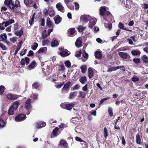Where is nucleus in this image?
<instances>
[{
	"mask_svg": "<svg viewBox=\"0 0 148 148\" xmlns=\"http://www.w3.org/2000/svg\"><path fill=\"white\" fill-rule=\"evenodd\" d=\"M36 66V62L35 60L32 62L27 67V69L29 68V70H31L34 69Z\"/></svg>",
	"mask_w": 148,
	"mask_h": 148,
	"instance_id": "16",
	"label": "nucleus"
},
{
	"mask_svg": "<svg viewBox=\"0 0 148 148\" xmlns=\"http://www.w3.org/2000/svg\"><path fill=\"white\" fill-rule=\"evenodd\" d=\"M96 21H91L89 22V27L90 28H92L93 26L95 24Z\"/></svg>",
	"mask_w": 148,
	"mask_h": 148,
	"instance_id": "37",
	"label": "nucleus"
},
{
	"mask_svg": "<svg viewBox=\"0 0 148 148\" xmlns=\"http://www.w3.org/2000/svg\"><path fill=\"white\" fill-rule=\"evenodd\" d=\"M108 111L109 115L112 117L113 116V113L112 112V108L109 107L108 108Z\"/></svg>",
	"mask_w": 148,
	"mask_h": 148,
	"instance_id": "45",
	"label": "nucleus"
},
{
	"mask_svg": "<svg viewBox=\"0 0 148 148\" xmlns=\"http://www.w3.org/2000/svg\"><path fill=\"white\" fill-rule=\"evenodd\" d=\"M108 130L107 129V128L105 127L104 128V137L105 138L107 137L108 136Z\"/></svg>",
	"mask_w": 148,
	"mask_h": 148,
	"instance_id": "43",
	"label": "nucleus"
},
{
	"mask_svg": "<svg viewBox=\"0 0 148 148\" xmlns=\"http://www.w3.org/2000/svg\"><path fill=\"white\" fill-rule=\"evenodd\" d=\"M75 139L76 140L80 142H83L84 143V144L85 145H86V142L84 141L83 140H82L81 138L79 137L76 136L75 138Z\"/></svg>",
	"mask_w": 148,
	"mask_h": 148,
	"instance_id": "41",
	"label": "nucleus"
},
{
	"mask_svg": "<svg viewBox=\"0 0 148 148\" xmlns=\"http://www.w3.org/2000/svg\"><path fill=\"white\" fill-rule=\"evenodd\" d=\"M95 58L98 59H101L102 58V54L100 51H97L95 52Z\"/></svg>",
	"mask_w": 148,
	"mask_h": 148,
	"instance_id": "18",
	"label": "nucleus"
},
{
	"mask_svg": "<svg viewBox=\"0 0 148 148\" xmlns=\"http://www.w3.org/2000/svg\"><path fill=\"white\" fill-rule=\"evenodd\" d=\"M34 18L32 17L30 18L29 21V23L30 25L33 24L34 23Z\"/></svg>",
	"mask_w": 148,
	"mask_h": 148,
	"instance_id": "63",
	"label": "nucleus"
},
{
	"mask_svg": "<svg viewBox=\"0 0 148 148\" xmlns=\"http://www.w3.org/2000/svg\"><path fill=\"white\" fill-rule=\"evenodd\" d=\"M0 38H1L4 40H6L7 38L6 34L5 33H3L1 34L0 35Z\"/></svg>",
	"mask_w": 148,
	"mask_h": 148,
	"instance_id": "42",
	"label": "nucleus"
},
{
	"mask_svg": "<svg viewBox=\"0 0 148 148\" xmlns=\"http://www.w3.org/2000/svg\"><path fill=\"white\" fill-rule=\"evenodd\" d=\"M59 130V129L58 127L55 128L53 130L52 133L54 137H56L58 136V133Z\"/></svg>",
	"mask_w": 148,
	"mask_h": 148,
	"instance_id": "26",
	"label": "nucleus"
},
{
	"mask_svg": "<svg viewBox=\"0 0 148 148\" xmlns=\"http://www.w3.org/2000/svg\"><path fill=\"white\" fill-rule=\"evenodd\" d=\"M49 16L51 17L54 16L55 14V12L54 10H50L49 12Z\"/></svg>",
	"mask_w": 148,
	"mask_h": 148,
	"instance_id": "48",
	"label": "nucleus"
},
{
	"mask_svg": "<svg viewBox=\"0 0 148 148\" xmlns=\"http://www.w3.org/2000/svg\"><path fill=\"white\" fill-rule=\"evenodd\" d=\"M82 42L80 40H77L75 42L76 46L78 47H80L82 46Z\"/></svg>",
	"mask_w": 148,
	"mask_h": 148,
	"instance_id": "33",
	"label": "nucleus"
},
{
	"mask_svg": "<svg viewBox=\"0 0 148 148\" xmlns=\"http://www.w3.org/2000/svg\"><path fill=\"white\" fill-rule=\"evenodd\" d=\"M68 7L69 8V9L73 10L74 9V6L73 4H66Z\"/></svg>",
	"mask_w": 148,
	"mask_h": 148,
	"instance_id": "55",
	"label": "nucleus"
},
{
	"mask_svg": "<svg viewBox=\"0 0 148 148\" xmlns=\"http://www.w3.org/2000/svg\"><path fill=\"white\" fill-rule=\"evenodd\" d=\"M46 125V123L45 122H40L36 124V127L38 129H40L45 127Z\"/></svg>",
	"mask_w": 148,
	"mask_h": 148,
	"instance_id": "15",
	"label": "nucleus"
},
{
	"mask_svg": "<svg viewBox=\"0 0 148 148\" xmlns=\"http://www.w3.org/2000/svg\"><path fill=\"white\" fill-rule=\"evenodd\" d=\"M77 94V92L75 91L71 92L69 96V98L70 99L74 98L76 95Z\"/></svg>",
	"mask_w": 148,
	"mask_h": 148,
	"instance_id": "21",
	"label": "nucleus"
},
{
	"mask_svg": "<svg viewBox=\"0 0 148 148\" xmlns=\"http://www.w3.org/2000/svg\"><path fill=\"white\" fill-rule=\"evenodd\" d=\"M4 3L5 5H7L10 9H14V3L12 2V0H5Z\"/></svg>",
	"mask_w": 148,
	"mask_h": 148,
	"instance_id": "5",
	"label": "nucleus"
},
{
	"mask_svg": "<svg viewBox=\"0 0 148 148\" xmlns=\"http://www.w3.org/2000/svg\"><path fill=\"white\" fill-rule=\"evenodd\" d=\"M23 30L21 29L19 31H17L16 32L15 34L17 36H19L20 37H21L23 35Z\"/></svg>",
	"mask_w": 148,
	"mask_h": 148,
	"instance_id": "35",
	"label": "nucleus"
},
{
	"mask_svg": "<svg viewBox=\"0 0 148 148\" xmlns=\"http://www.w3.org/2000/svg\"><path fill=\"white\" fill-rule=\"evenodd\" d=\"M33 2V0H24V4L26 6L28 5L29 4L30 5L32 4Z\"/></svg>",
	"mask_w": 148,
	"mask_h": 148,
	"instance_id": "34",
	"label": "nucleus"
},
{
	"mask_svg": "<svg viewBox=\"0 0 148 148\" xmlns=\"http://www.w3.org/2000/svg\"><path fill=\"white\" fill-rule=\"evenodd\" d=\"M27 49H24L22 50L20 53V55L21 56H23L27 52Z\"/></svg>",
	"mask_w": 148,
	"mask_h": 148,
	"instance_id": "57",
	"label": "nucleus"
},
{
	"mask_svg": "<svg viewBox=\"0 0 148 148\" xmlns=\"http://www.w3.org/2000/svg\"><path fill=\"white\" fill-rule=\"evenodd\" d=\"M142 59L145 63H148V57L146 55L143 56Z\"/></svg>",
	"mask_w": 148,
	"mask_h": 148,
	"instance_id": "40",
	"label": "nucleus"
},
{
	"mask_svg": "<svg viewBox=\"0 0 148 148\" xmlns=\"http://www.w3.org/2000/svg\"><path fill=\"white\" fill-rule=\"evenodd\" d=\"M65 66L68 68H69L71 66V64L69 60H66L64 62Z\"/></svg>",
	"mask_w": 148,
	"mask_h": 148,
	"instance_id": "39",
	"label": "nucleus"
},
{
	"mask_svg": "<svg viewBox=\"0 0 148 148\" xmlns=\"http://www.w3.org/2000/svg\"><path fill=\"white\" fill-rule=\"evenodd\" d=\"M80 69L81 70L82 72L83 73H85L86 71L87 68L86 65H83L80 67Z\"/></svg>",
	"mask_w": 148,
	"mask_h": 148,
	"instance_id": "30",
	"label": "nucleus"
},
{
	"mask_svg": "<svg viewBox=\"0 0 148 148\" xmlns=\"http://www.w3.org/2000/svg\"><path fill=\"white\" fill-rule=\"evenodd\" d=\"M25 59L24 58H22L21 60V61L20 62V63L21 65L22 66V67H24L25 66Z\"/></svg>",
	"mask_w": 148,
	"mask_h": 148,
	"instance_id": "56",
	"label": "nucleus"
},
{
	"mask_svg": "<svg viewBox=\"0 0 148 148\" xmlns=\"http://www.w3.org/2000/svg\"><path fill=\"white\" fill-rule=\"evenodd\" d=\"M14 7H15L16 8H18L20 7V2L18 0L16 1L15 2V4H14Z\"/></svg>",
	"mask_w": 148,
	"mask_h": 148,
	"instance_id": "49",
	"label": "nucleus"
},
{
	"mask_svg": "<svg viewBox=\"0 0 148 148\" xmlns=\"http://www.w3.org/2000/svg\"><path fill=\"white\" fill-rule=\"evenodd\" d=\"M118 27L121 29L124 30L125 31H131V30L127 29L124 27V25L121 22H120L118 25Z\"/></svg>",
	"mask_w": 148,
	"mask_h": 148,
	"instance_id": "23",
	"label": "nucleus"
},
{
	"mask_svg": "<svg viewBox=\"0 0 148 148\" xmlns=\"http://www.w3.org/2000/svg\"><path fill=\"white\" fill-rule=\"evenodd\" d=\"M48 36L47 33H46V30H45L43 33L42 34V38L43 39L47 37Z\"/></svg>",
	"mask_w": 148,
	"mask_h": 148,
	"instance_id": "54",
	"label": "nucleus"
},
{
	"mask_svg": "<svg viewBox=\"0 0 148 148\" xmlns=\"http://www.w3.org/2000/svg\"><path fill=\"white\" fill-rule=\"evenodd\" d=\"M88 76L89 78H91L93 76V71L91 68H89L88 70Z\"/></svg>",
	"mask_w": 148,
	"mask_h": 148,
	"instance_id": "19",
	"label": "nucleus"
},
{
	"mask_svg": "<svg viewBox=\"0 0 148 148\" xmlns=\"http://www.w3.org/2000/svg\"><path fill=\"white\" fill-rule=\"evenodd\" d=\"M38 46V44L37 43L35 42L34 43V45H32L31 47V48L32 49L34 50H36V48Z\"/></svg>",
	"mask_w": 148,
	"mask_h": 148,
	"instance_id": "44",
	"label": "nucleus"
},
{
	"mask_svg": "<svg viewBox=\"0 0 148 148\" xmlns=\"http://www.w3.org/2000/svg\"><path fill=\"white\" fill-rule=\"evenodd\" d=\"M14 22L15 21L14 19H11L6 22H3L1 23H0V26L1 25H3L5 27H6L14 23ZM5 29V27L0 26V29L3 30Z\"/></svg>",
	"mask_w": 148,
	"mask_h": 148,
	"instance_id": "2",
	"label": "nucleus"
},
{
	"mask_svg": "<svg viewBox=\"0 0 148 148\" xmlns=\"http://www.w3.org/2000/svg\"><path fill=\"white\" fill-rule=\"evenodd\" d=\"M68 52L69 51L67 49H65L64 51L58 52V53L62 57H65L70 55V53Z\"/></svg>",
	"mask_w": 148,
	"mask_h": 148,
	"instance_id": "6",
	"label": "nucleus"
},
{
	"mask_svg": "<svg viewBox=\"0 0 148 148\" xmlns=\"http://www.w3.org/2000/svg\"><path fill=\"white\" fill-rule=\"evenodd\" d=\"M139 78L136 77V76H134L132 79V81L133 82L138 81H139Z\"/></svg>",
	"mask_w": 148,
	"mask_h": 148,
	"instance_id": "52",
	"label": "nucleus"
},
{
	"mask_svg": "<svg viewBox=\"0 0 148 148\" xmlns=\"http://www.w3.org/2000/svg\"><path fill=\"white\" fill-rule=\"evenodd\" d=\"M25 63L26 65H27L29 62L30 61V59L29 58L26 57L25 58Z\"/></svg>",
	"mask_w": 148,
	"mask_h": 148,
	"instance_id": "50",
	"label": "nucleus"
},
{
	"mask_svg": "<svg viewBox=\"0 0 148 148\" xmlns=\"http://www.w3.org/2000/svg\"><path fill=\"white\" fill-rule=\"evenodd\" d=\"M131 53L132 55L134 56H137L139 55L141 52L140 51L137 50H134L131 51Z\"/></svg>",
	"mask_w": 148,
	"mask_h": 148,
	"instance_id": "28",
	"label": "nucleus"
},
{
	"mask_svg": "<svg viewBox=\"0 0 148 148\" xmlns=\"http://www.w3.org/2000/svg\"><path fill=\"white\" fill-rule=\"evenodd\" d=\"M82 56L85 58H88V53L86 52L85 51H83Z\"/></svg>",
	"mask_w": 148,
	"mask_h": 148,
	"instance_id": "53",
	"label": "nucleus"
},
{
	"mask_svg": "<svg viewBox=\"0 0 148 148\" xmlns=\"http://www.w3.org/2000/svg\"><path fill=\"white\" fill-rule=\"evenodd\" d=\"M118 54L121 58L123 59H126L129 56V54L128 53H125L122 52H119L118 53Z\"/></svg>",
	"mask_w": 148,
	"mask_h": 148,
	"instance_id": "12",
	"label": "nucleus"
},
{
	"mask_svg": "<svg viewBox=\"0 0 148 148\" xmlns=\"http://www.w3.org/2000/svg\"><path fill=\"white\" fill-rule=\"evenodd\" d=\"M71 83L70 82H68L64 84V86L62 89V92L64 93L65 91L68 92L69 90V88L71 86Z\"/></svg>",
	"mask_w": 148,
	"mask_h": 148,
	"instance_id": "3",
	"label": "nucleus"
},
{
	"mask_svg": "<svg viewBox=\"0 0 148 148\" xmlns=\"http://www.w3.org/2000/svg\"><path fill=\"white\" fill-rule=\"evenodd\" d=\"M47 26L49 28H53V23L50 20V18L48 17L47 18L46 22Z\"/></svg>",
	"mask_w": 148,
	"mask_h": 148,
	"instance_id": "11",
	"label": "nucleus"
},
{
	"mask_svg": "<svg viewBox=\"0 0 148 148\" xmlns=\"http://www.w3.org/2000/svg\"><path fill=\"white\" fill-rule=\"evenodd\" d=\"M140 58H134L133 59V62L137 64L140 63Z\"/></svg>",
	"mask_w": 148,
	"mask_h": 148,
	"instance_id": "47",
	"label": "nucleus"
},
{
	"mask_svg": "<svg viewBox=\"0 0 148 148\" xmlns=\"http://www.w3.org/2000/svg\"><path fill=\"white\" fill-rule=\"evenodd\" d=\"M25 107L28 110H30L32 108V106L31 103V99L30 98L27 99L25 102Z\"/></svg>",
	"mask_w": 148,
	"mask_h": 148,
	"instance_id": "8",
	"label": "nucleus"
},
{
	"mask_svg": "<svg viewBox=\"0 0 148 148\" xmlns=\"http://www.w3.org/2000/svg\"><path fill=\"white\" fill-rule=\"evenodd\" d=\"M82 51L81 50H80L76 52V53L75 54V56L77 57H80Z\"/></svg>",
	"mask_w": 148,
	"mask_h": 148,
	"instance_id": "51",
	"label": "nucleus"
},
{
	"mask_svg": "<svg viewBox=\"0 0 148 148\" xmlns=\"http://www.w3.org/2000/svg\"><path fill=\"white\" fill-rule=\"evenodd\" d=\"M14 109L11 106L8 110V114L10 115H12L14 113Z\"/></svg>",
	"mask_w": 148,
	"mask_h": 148,
	"instance_id": "36",
	"label": "nucleus"
},
{
	"mask_svg": "<svg viewBox=\"0 0 148 148\" xmlns=\"http://www.w3.org/2000/svg\"><path fill=\"white\" fill-rule=\"evenodd\" d=\"M87 81L86 78L85 76L81 77L79 79L80 82L83 84H85Z\"/></svg>",
	"mask_w": 148,
	"mask_h": 148,
	"instance_id": "27",
	"label": "nucleus"
},
{
	"mask_svg": "<svg viewBox=\"0 0 148 148\" xmlns=\"http://www.w3.org/2000/svg\"><path fill=\"white\" fill-rule=\"evenodd\" d=\"M121 66L113 67L110 68L108 69L107 71L108 72H111L112 71H115L117 69H120Z\"/></svg>",
	"mask_w": 148,
	"mask_h": 148,
	"instance_id": "29",
	"label": "nucleus"
},
{
	"mask_svg": "<svg viewBox=\"0 0 148 148\" xmlns=\"http://www.w3.org/2000/svg\"><path fill=\"white\" fill-rule=\"evenodd\" d=\"M136 143L137 144H141V139L140 136L139 135H137L136 136Z\"/></svg>",
	"mask_w": 148,
	"mask_h": 148,
	"instance_id": "38",
	"label": "nucleus"
},
{
	"mask_svg": "<svg viewBox=\"0 0 148 148\" xmlns=\"http://www.w3.org/2000/svg\"><path fill=\"white\" fill-rule=\"evenodd\" d=\"M89 17V15H82L80 18V21H82L83 22L86 23L88 22V19Z\"/></svg>",
	"mask_w": 148,
	"mask_h": 148,
	"instance_id": "17",
	"label": "nucleus"
},
{
	"mask_svg": "<svg viewBox=\"0 0 148 148\" xmlns=\"http://www.w3.org/2000/svg\"><path fill=\"white\" fill-rule=\"evenodd\" d=\"M6 112L5 111L4 113L0 116V128L4 127L6 124V122H5L4 119H6L8 114H5Z\"/></svg>",
	"mask_w": 148,
	"mask_h": 148,
	"instance_id": "1",
	"label": "nucleus"
},
{
	"mask_svg": "<svg viewBox=\"0 0 148 148\" xmlns=\"http://www.w3.org/2000/svg\"><path fill=\"white\" fill-rule=\"evenodd\" d=\"M59 145L60 146H63L64 147H67L68 144L67 142L63 140H61L59 144Z\"/></svg>",
	"mask_w": 148,
	"mask_h": 148,
	"instance_id": "24",
	"label": "nucleus"
},
{
	"mask_svg": "<svg viewBox=\"0 0 148 148\" xmlns=\"http://www.w3.org/2000/svg\"><path fill=\"white\" fill-rule=\"evenodd\" d=\"M55 23L56 24H59L61 21L62 18L59 16L57 17H55L54 18Z\"/></svg>",
	"mask_w": 148,
	"mask_h": 148,
	"instance_id": "20",
	"label": "nucleus"
},
{
	"mask_svg": "<svg viewBox=\"0 0 148 148\" xmlns=\"http://www.w3.org/2000/svg\"><path fill=\"white\" fill-rule=\"evenodd\" d=\"M64 82H63L62 84L58 85H56V87L58 88H61L64 84Z\"/></svg>",
	"mask_w": 148,
	"mask_h": 148,
	"instance_id": "64",
	"label": "nucleus"
},
{
	"mask_svg": "<svg viewBox=\"0 0 148 148\" xmlns=\"http://www.w3.org/2000/svg\"><path fill=\"white\" fill-rule=\"evenodd\" d=\"M0 47L3 50H5L7 49V47L2 43L0 42Z\"/></svg>",
	"mask_w": 148,
	"mask_h": 148,
	"instance_id": "58",
	"label": "nucleus"
},
{
	"mask_svg": "<svg viewBox=\"0 0 148 148\" xmlns=\"http://www.w3.org/2000/svg\"><path fill=\"white\" fill-rule=\"evenodd\" d=\"M106 7L102 6L100 7L99 9V14L102 16H104L105 15V12L106 11Z\"/></svg>",
	"mask_w": 148,
	"mask_h": 148,
	"instance_id": "9",
	"label": "nucleus"
},
{
	"mask_svg": "<svg viewBox=\"0 0 148 148\" xmlns=\"http://www.w3.org/2000/svg\"><path fill=\"white\" fill-rule=\"evenodd\" d=\"M33 88L40 90L41 88V84L38 82H35L32 85Z\"/></svg>",
	"mask_w": 148,
	"mask_h": 148,
	"instance_id": "13",
	"label": "nucleus"
},
{
	"mask_svg": "<svg viewBox=\"0 0 148 148\" xmlns=\"http://www.w3.org/2000/svg\"><path fill=\"white\" fill-rule=\"evenodd\" d=\"M7 98L9 100H16L18 98V95L12 94L11 93H9L6 95Z\"/></svg>",
	"mask_w": 148,
	"mask_h": 148,
	"instance_id": "7",
	"label": "nucleus"
},
{
	"mask_svg": "<svg viewBox=\"0 0 148 148\" xmlns=\"http://www.w3.org/2000/svg\"><path fill=\"white\" fill-rule=\"evenodd\" d=\"M49 41L48 40H43L42 41V44L43 46L47 45L49 43Z\"/></svg>",
	"mask_w": 148,
	"mask_h": 148,
	"instance_id": "61",
	"label": "nucleus"
},
{
	"mask_svg": "<svg viewBox=\"0 0 148 148\" xmlns=\"http://www.w3.org/2000/svg\"><path fill=\"white\" fill-rule=\"evenodd\" d=\"M47 50V48L46 47H42L40 48L37 52L38 53H40L46 51Z\"/></svg>",
	"mask_w": 148,
	"mask_h": 148,
	"instance_id": "31",
	"label": "nucleus"
},
{
	"mask_svg": "<svg viewBox=\"0 0 148 148\" xmlns=\"http://www.w3.org/2000/svg\"><path fill=\"white\" fill-rule=\"evenodd\" d=\"M56 7L58 11L63 13L64 12V7L60 3H57L56 5Z\"/></svg>",
	"mask_w": 148,
	"mask_h": 148,
	"instance_id": "10",
	"label": "nucleus"
},
{
	"mask_svg": "<svg viewBox=\"0 0 148 148\" xmlns=\"http://www.w3.org/2000/svg\"><path fill=\"white\" fill-rule=\"evenodd\" d=\"M75 105V104L72 103L66 104L65 105V108L68 110H71Z\"/></svg>",
	"mask_w": 148,
	"mask_h": 148,
	"instance_id": "14",
	"label": "nucleus"
},
{
	"mask_svg": "<svg viewBox=\"0 0 148 148\" xmlns=\"http://www.w3.org/2000/svg\"><path fill=\"white\" fill-rule=\"evenodd\" d=\"M34 55V52L32 50L29 51L27 55L28 56H32Z\"/></svg>",
	"mask_w": 148,
	"mask_h": 148,
	"instance_id": "59",
	"label": "nucleus"
},
{
	"mask_svg": "<svg viewBox=\"0 0 148 148\" xmlns=\"http://www.w3.org/2000/svg\"><path fill=\"white\" fill-rule=\"evenodd\" d=\"M26 116L24 114H21L18 115L15 118V120L17 122L25 120Z\"/></svg>",
	"mask_w": 148,
	"mask_h": 148,
	"instance_id": "4",
	"label": "nucleus"
},
{
	"mask_svg": "<svg viewBox=\"0 0 148 148\" xmlns=\"http://www.w3.org/2000/svg\"><path fill=\"white\" fill-rule=\"evenodd\" d=\"M59 42L57 41L56 40H54L53 41L51 42V46L53 47H55L58 46L59 45Z\"/></svg>",
	"mask_w": 148,
	"mask_h": 148,
	"instance_id": "25",
	"label": "nucleus"
},
{
	"mask_svg": "<svg viewBox=\"0 0 148 148\" xmlns=\"http://www.w3.org/2000/svg\"><path fill=\"white\" fill-rule=\"evenodd\" d=\"M85 29V27H84L82 26H80L78 27V29L79 32H82L84 31Z\"/></svg>",
	"mask_w": 148,
	"mask_h": 148,
	"instance_id": "46",
	"label": "nucleus"
},
{
	"mask_svg": "<svg viewBox=\"0 0 148 148\" xmlns=\"http://www.w3.org/2000/svg\"><path fill=\"white\" fill-rule=\"evenodd\" d=\"M70 33L71 35L73 34L75 32V29L74 28L70 29Z\"/></svg>",
	"mask_w": 148,
	"mask_h": 148,
	"instance_id": "60",
	"label": "nucleus"
},
{
	"mask_svg": "<svg viewBox=\"0 0 148 148\" xmlns=\"http://www.w3.org/2000/svg\"><path fill=\"white\" fill-rule=\"evenodd\" d=\"M105 26L106 27L109 28L110 29H111L112 27V25L111 24L108 23L107 24H105Z\"/></svg>",
	"mask_w": 148,
	"mask_h": 148,
	"instance_id": "62",
	"label": "nucleus"
},
{
	"mask_svg": "<svg viewBox=\"0 0 148 148\" xmlns=\"http://www.w3.org/2000/svg\"><path fill=\"white\" fill-rule=\"evenodd\" d=\"M6 88L3 85L0 86V95H2L3 94Z\"/></svg>",
	"mask_w": 148,
	"mask_h": 148,
	"instance_id": "32",
	"label": "nucleus"
},
{
	"mask_svg": "<svg viewBox=\"0 0 148 148\" xmlns=\"http://www.w3.org/2000/svg\"><path fill=\"white\" fill-rule=\"evenodd\" d=\"M19 102L18 101L14 102L11 106L12 107L14 110H16L19 105Z\"/></svg>",
	"mask_w": 148,
	"mask_h": 148,
	"instance_id": "22",
	"label": "nucleus"
}]
</instances>
